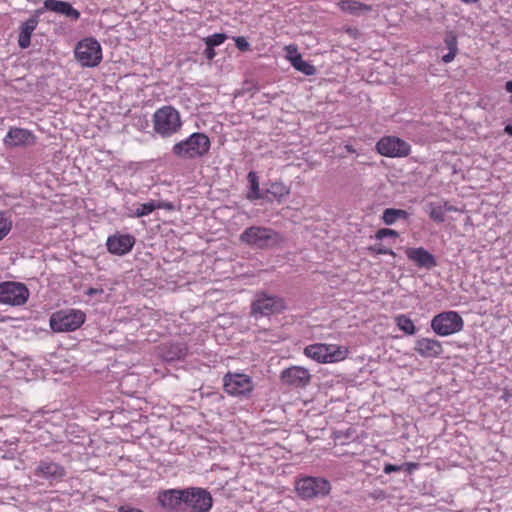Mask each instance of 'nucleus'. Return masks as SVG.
Masks as SVG:
<instances>
[{
	"label": "nucleus",
	"mask_w": 512,
	"mask_h": 512,
	"mask_svg": "<svg viewBox=\"0 0 512 512\" xmlns=\"http://www.w3.org/2000/svg\"><path fill=\"white\" fill-rule=\"evenodd\" d=\"M425 211L433 221L437 223H442L445 221V209L441 203L430 202L426 204Z\"/></svg>",
	"instance_id": "obj_28"
},
{
	"label": "nucleus",
	"mask_w": 512,
	"mask_h": 512,
	"mask_svg": "<svg viewBox=\"0 0 512 512\" xmlns=\"http://www.w3.org/2000/svg\"><path fill=\"white\" fill-rule=\"evenodd\" d=\"M284 309L285 304L282 298L266 293H258L251 305V315L258 319L279 313Z\"/></svg>",
	"instance_id": "obj_11"
},
{
	"label": "nucleus",
	"mask_w": 512,
	"mask_h": 512,
	"mask_svg": "<svg viewBox=\"0 0 512 512\" xmlns=\"http://www.w3.org/2000/svg\"><path fill=\"white\" fill-rule=\"evenodd\" d=\"M414 350L423 358H438L443 353L441 342L428 337H419L416 339Z\"/></svg>",
	"instance_id": "obj_17"
},
{
	"label": "nucleus",
	"mask_w": 512,
	"mask_h": 512,
	"mask_svg": "<svg viewBox=\"0 0 512 512\" xmlns=\"http://www.w3.org/2000/svg\"><path fill=\"white\" fill-rule=\"evenodd\" d=\"M43 9H37L33 15L22 22L19 26L18 45L21 49H27L31 44V36L39 24V18Z\"/></svg>",
	"instance_id": "obj_15"
},
{
	"label": "nucleus",
	"mask_w": 512,
	"mask_h": 512,
	"mask_svg": "<svg viewBox=\"0 0 512 512\" xmlns=\"http://www.w3.org/2000/svg\"><path fill=\"white\" fill-rule=\"evenodd\" d=\"M35 475L49 481H59L65 476V469L58 463L42 460L35 468Z\"/></svg>",
	"instance_id": "obj_18"
},
{
	"label": "nucleus",
	"mask_w": 512,
	"mask_h": 512,
	"mask_svg": "<svg viewBox=\"0 0 512 512\" xmlns=\"http://www.w3.org/2000/svg\"><path fill=\"white\" fill-rule=\"evenodd\" d=\"M125 214L129 218H141L144 216H148L157 210V205L154 203V200L151 199L145 203H132L128 202L124 205Z\"/></svg>",
	"instance_id": "obj_22"
},
{
	"label": "nucleus",
	"mask_w": 512,
	"mask_h": 512,
	"mask_svg": "<svg viewBox=\"0 0 512 512\" xmlns=\"http://www.w3.org/2000/svg\"><path fill=\"white\" fill-rule=\"evenodd\" d=\"M405 253L407 258L419 268H425L429 270L437 265V261L434 255L423 247L408 248L406 249Z\"/></svg>",
	"instance_id": "obj_19"
},
{
	"label": "nucleus",
	"mask_w": 512,
	"mask_h": 512,
	"mask_svg": "<svg viewBox=\"0 0 512 512\" xmlns=\"http://www.w3.org/2000/svg\"><path fill=\"white\" fill-rule=\"evenodd\" d=\"M30 296L24 283L4 281L0 283V303L9 306H23Z\"/></svg>",
	"instance_id": "obj_9"
},
{
	"label": "nucleus",
	"mask_w": 512,
	"mask_h": 512,
	"mask_svg": "<svg viewBox=\"0 0 512 512\" xmlns=\"http://www.w3.org/2000/svg\"><path fill=\"white\" fill-rule=\"evenodd\" d=\"M410 214L402 209L387 208L383 211L382 220L386 225H393L399 220H408Z\"/></svg>",
	"instance_id": "obj_26"
},
{
	"label": "nucleus",
	"mask_w": 512,
	"mask_h": 512,
	"mask_svg": "<svg viewBox=\"0 0 512 512\" xmlns=\"http://www.w3.org/2000/svg\"><path fill=\"white\" fill-rule=\"evenodd\" d=\"M86 320V314L80 309H62L50 316L49 324L52 331L72 332L80 328Z\"/></svg>",
	"instance_id": "obj_6"
},
{
	"label": "nucleus",
	"mask_w": 512,
	"mask_h": 512,
	"mask_svg": "<svg viewBox=\"0 0 512 512\" xmlns=\"http://www.w3.org/2000/svg\"><path fill=\"white\" fill-rule=\"evenodd\" d=\"M291 65L297 71H299L307 76L314 75L316 72L315 67L312 64H310L309 62L305 61L301 55L294 56V58L291 59Z\"/></svg>",
	"instance_id": "obj_30"
},
{
	"label": "nucleus",
	"mask_w": 512,
	"mask_h": 512,
	"mask_svg": "<svg viewBox=\"0 0 512 512\" xmlns=\"http://www.w3.org/2000/svg\"><path fill=\"white\" fill-rule=\"evenodd\" d=\"M402 471H406L407 473H412L414 470L418 468V464L414 462H406L401 464Z\"/></svg>",
	"instance_id": "obj_41"
},
{
	"label": "nucleus",
	"mask_w": 512,
	"mask_h": 512,
	"mask_svg": "<svg viewBox=\"0 0 512 512\" xmlns=\"http://www.w3.org/2000/svg\"><path fill=\"white\" fill-rule=\"evenodd\" d=\"M11 228V218L5 212H0V240L9 234Z\"/></svg>",
	"instance_id": "obj_31"
},
{
	"label": "nucleus",
	"mask_w": 512,
	"mask_h": 512,
	"mask_svg": "<svg viewBox=\"0 0 512 512\" xmlns=\"http://www.w3.org/2000/svg\"><path fill=\"white\" fill-rule=\"evenodd\" d=\"M223 385L225 392L235 397H249L254 390L252 378L244 373H227Z\"/></svg>",
	"instance_id": "obj_12"
},
{
	"label": "nucleus",
	"mask_w": 512,
	"mask_h": 512,
	"mask_svg": "<svg viewBox=\"0 0 512 512\" xmlns=\"http://www.w3.org/2000/svg\"><path fill=\"white\" fill-rule=\"evenodd\" d=\"M67 3L68 2L60 1V0H45L44 7L42 9L43 10L46 9V10L55 12L57 14H62Z\"/></svg>",
	"instance_id": "obj_32"
},
{
	"label": "nucleus",
	"mask_w": 512,
	"mask_h": 512,
	"mask_svg": "<svg viewBox=\"0 0 512 512\" xmlns=\"http://www.w3.org/2000/svg\"><path fill=\"white\" fill-rule=\"evenodd\" d=\"M345 149L349 153H356V150L352 145H349V144L345 145Z\"/></svg>",
	"instance_id": "obj_48"
},
{
	"label": "nucleus",
	"mask_w": 512,
	"mask_h": 512,
	"mask_svg": "<svg viewBox=\"0 0 512 512\" xmlns=\"http://www.w3.org/2000/svg\"><path fill=\"white\" fill-rule=\"evenodd\" d=\"M461 1L466 4H474V3H477L479 0H461Z\"/></svg>",
	"instance_id": "obj_51"
},
{
	"label": "nucleus",
	"mask_w": 512,
	"mask_h": 512,
	"mask_svg": "<svg viewBox=\"0 0 512 512\" xmlns=\"http://www.w3.org/2000/svg\"><path fill=\"white\" fill-rule=\"evenodd\" d=\"M443 206H444L445 211H456V209L454 207L448 206L447 202H445Z\"/></svg>",
	"instance_id": "obj_49"
},
{
	"label": "nucleus",
	"mask_w": 512,
	"mask_h": 512,
	"mask_svg": "<svg viewBox=\"0 0 512 512\" xmlns=\"http://www.w3.org/2000/svg\"><path fill=\"white\" fill-rule=\"evenodd\" d=\"M75 58L83 67H96L102 61V48L93 37L80 40L75 47Z\"/></svg>",
	"instance_id": "obj_8"
},
{
	"label": "nucleus",
	"mask_w": 512,
	"mask_h": 512,
	"mask_svg": "<svg viewBox=\"0 0 512 512\" xmlns=\"http://www.w3.org/2000/svg\"><path fill=\"white\" fill-rule=\"evenodd\" d=\"M285 51H286V58H287V60H289L290 63H291V59H293L294 56L301 55L300 53H298L297 46L293 45V44L287 45L285 47Z\"/></svg>",
	"instance_id": "obj_39"
},
{
	"label": "nucleus",
	"mask_w": 512,
	"mask_h": 512,
	"mask_svg": "<svg viewBox=\"0 0 512 512\" xmlns=\"http://www.w3.org/2000/svg\"><path fill=\"white\" fill-rule=\"evenodd\" d=\"M346 32H347L350 36H352V37H356V36L358 35V33H359V31H358V29H357V28H352V27L347 28V29H346Z\"/></svg>",
	"instance_id": "obj_46"
},
{
	"label": "nucleus",
	"mask_w": 512,
	"mask_h": 512,
	"mask_svg": "<svg viewBox=\"0 0 512 512\" xmlns=\"http://www.w3.org/2000/svg\"><path fill=\"white\" fill-rule=\"evenodd\" d=\"M383 471L385 474L402 471L401 465L385 464Z\"/></svg>",
	"instance_id": "obj_40"
},
{
	"label": "nucleus",
	"mask_w": 512,
	"mask_h": 512,
	"mask_svg": "<svg viewBox=\"0 0 512 512\" xmlns=\"http://www.w3.org/2000/svg\"><path fill=\"white\" fill-rule=\"evenodd\" d=\"M154 203L157 205V209H165V210L173 209V205L170 202L154 200Z\"/></svg>",
	"instance_id": "obj_42"
},
{
	"label": "nucleus",
	"mask_w": 512,
	"mask_h": 512,
	"mask_svg": "<svg viewBox=\"0 0 512 512\" xmlns=\"http://www.w3.org/2000/svg\"><path fill=\"white\" fill-rule=\"evenodd\" d=\"M161 355L166 362L180 360L187 355V347L183 343H172L163 348Z\"/></svg>",
	"instance_id": "obj_24"
},
{
	"label": "nucleus",
	"mask_w": 512,
	"mask_h": 512,
	"mask_svg": "<svg viewBox=\"0 0 512 512\" xmlns=\"http://www.w3.org/2000/svg\"><path fill=\"white\" fill-rule=\"evenodd\" d=\"M280 379L283 384L292 388H304L311 381L308 369L302 366H291L281 372Z\"/></svg>",
	"instance_id": "obj_14"
},
{
	"label": "nucleus",
	"mask_w": 512,
	"mask_h": 512,
	"mask_svg": "<svg viewBox=\"0 0 512 512\" xmlns=\"http://www.w3.org/2000/svg\"><path fill=\"white\" fill-rule=\"evenodd\" d=\"M210 146L211 142L206 134L195 132L186 139L175 143L172 152L181 159H197L205 156Z\"/></svg>",
	"instance_id": "obj_1"
},
{
	"label": "nucleus",
	"mask_w": 512,
	"mask_h": 512,
	"mask_svg": "<svg viewBox=\"0 0 512 512\" xmlns=\"http://www.w3.org/2000/svg\"><path fill=\"white\" fill-rule=\"evenodd\" d=\"M505 132L509 135H512V124H509L505 127Z\"/></svg>",
	"instance_id": "obj_50"
},
{
	"label": "nucleus",
	"mask_w": 512,
	"mask_h": 512,
	"mask_svg": "<svg viewBox=\"0 0 512 512\" xmlns=\"http://www.w3.org/2000/svg\"><path fill=\"white\" fill-rule=\"evenodd\" d=\"M182 127V121L177 109L166 105L157 109L153 114L154 131L161 137H171Z\"/></svg>",
	"instance_id": "obj_3"
},
{
	"label": "nucleus",
	"mask_w": 512,
	"mask_h": 512,
	"mask_svg": "<svg viewBox=\"0 0 512 512\" xmlns=\"http://www.w3.org/2000/svg\"><path fill=\"white\" fill-rule=\"evenodd\" d=\"M376 151L385 157L402 158L411 153V145L396 136H384L376 143Z\"/></svg>",
	"instance_id": "obj_13"
},
{
	"label": "nucleus",
	"mask_w": 512,
	"mask_h": 512,
	"mask_svg": "<svg viewBox=\"0 0 512 512\" xmlns=\"http://www.w3.org/2000/svg\"><path fill=\"white\" fill-rule=\"evenodd\" d=\"M304 354L318 363H336L345 360L349 350L337 344L315 343L305 347Z\"/></svg>",
	"instance_id": "obj_5"
},
{
	"label": "nucleus",
	"mask_w": 512,
	"mask_h": 512,
	"mask_svg": "<svg viewBox=\"0 0 512 512\" xmlns=\"http://www.w3.org/2000/svg\"><path fill=\"white\" fill-rule=\"evenodd\" d=\"M396 326L406 335H414L416 327L414 322L405 314H399L394 318Z\"/></svg>",
	"instance_id": "obj_29"
},
{
	"label": "nucleus",
	"mask_w": 512,
	"mask_h": 512,
	"mask_svg": "<svg viewBox=\"0 0 512 512\" xmlns=\"http://www.w3.org/2000/svg\"><path fill=\"white\" fill-rule=\"evenodd\" d=\"M160 505L167 509L178 511L184 505V489H168L159 493Z\"/></svg>",
	"instance_id": "obj_20"
},
{
	"label": "nucleus",
	"mask_w": 512,
	"mask_h": 512,
	"mask_svg": "<svg viewBox=\"0 0 512 512\" xmlns=\"http://www.w3.org/2000/svg\"><path fill=\"white\" fill-rule=\"evenodd\" d=\"M248 181L250 183V190L247 194V198L251 201L257 199H265L266 196L260 191L258 176L255 172L250 171L248 173Z\"/></svg>",
	"instance_id": "obj_27"
},
{
	"label": "nucleus",
	"mask_w": 512,
	"mask_h": 512,
	"mask_svg": "<svg viewBox=\"0 0 512 512\" xmlns=\"http://www.w3.org/2000/svg\"><path fill=\"white\" fill-rule=\"evenodd\" d=\"M430 326L436 335L446 337L460 332L464 321L458 312L450 310L435 315Z\"/></svg>",
	"instance_id": "obj_7"
},
{
	"label": "nucleus",
	"mask_w": 512,
	"mask_h": 512,
	"mask_svg": "<svg viewBox=\"0 0 512 512\" xmlns=\"http://www.w3.org/2000/svg\"><path fill=\"white\" fill-rule=\"evenodd\" d=\"M398 236H399V234L396 230L389 229V228L379 229L375 234V238L377 240H383L384 238H387V237H398Z\"/></svg>",
	"instance_id": "obj_36"
},
{
	"label": "nucleus",
	"mask_w": 512,
	"mask_h": 512,
	"mask_svg": "<svg viewBox=\"0 0 512 512\" xmlns=\"http://www.w3.org/2000/svg\"><path fill=\"white\" fill-rule=\"evenodd\" d=\"M240 241L253 248L269 249L278 246L283 238L269 227L251 226L240 234Z\"/></svg>",
	"instance_id": "obj_2"
},
{
	"label": "nucleus",
	"mask_w": 512,
	"mask_h": 512,
	"mask_svg": "<svg viewBox=\"0 0 512 512\" xmlns=\"http://www.w3.org/2000/svg\"><path fill=\"white\" fill-rule=\"evenodd\" d=\"M3 142L9 147L24 146L32 144L34 136L27 129L12 127L4 137Z\"/></svg>",
	"instance_id": "obj_21"
},
{
	"label": "nucleus",
	"mask_w": 512,
	"mask_h": 512,
	"mask_svg": "<svg viewBox=\"0 0 512 512\" xmlns=\"http://www.w3.org/2000/svg\"><path fill=\"white\" fill-rule=\"evenodd\" d=\"M331 491L330 482L323 477L302 476L295 481V492L302 500L326 497Z\"/></svg>",
	"instance_id": "obj_4"
},
{
	"label": "nucleus",
	"mask_w": 512,
	"mask_h": 512,
	"mask_svg": "<svg viewBox=\"0 0 512 512\" xmlns=\"http://www.w3.org/2000/svg\"><path fill=\"white\" fill-rule=\"evenodd\" d=\"M505 90L508 92V93H511V99H510V102L512 104V80L510 81H507L506 84H505Z\"/></svg>",
	"instance_id": "obj_47"
},
{
	"label": "nucleus",
	"mask_w": 512,
	"mask_h": 512,
	"mask_svg": "<svg viewBox=\"0 0 512 512\" xmlns=\"http://www.w3.org/2000/svg\"><path fill=\"white\" fill-rule=\"evenodd\" d=\"M226 39H227L226 34H224V33H215V34H212V35L208 36L205 39V43H206V46L216 47V46H219L222 43H224V41Z\"/></svg>",
	"instance_id": "obj_33"
},
{
	"label": "nucleus",
	"mask_w": 512,
	"mask_h": 512,
	"mask_svg": "<svg viewBox=\"0 0 512 512\" xmlns=\"http://www.w3.org/2000/svg\"><path fill=\"white\" fill-rule=\"evenodd\" d=\"M135 244L134 236L130 234H114L108 237L106 245L110 253L118 256L129 253Z\"/></svg>",
	"instance_id": "obj_16"
},
{
	"label": "nucleus",
	"mask_w": 512,
	"mask_h": 512,
	"mask_svg": "<svg viewBox=\"0 0 512 512\" xmlns=\"http://www.w3.org/2000/svg\"><path fill=\"white\" fill-rule=\"evenodd\" d=\"M235 46L242 52L250 50V43L243 36H238L234 38Z\"/></svg>",
	"instance_id": "obj_38"
},
{
	"label": "nucleus",
	"mask_w": 512,
	"mask_h": 512,
	"mask_svg": "<svg viewBox=\"0 0 512 512\" xmlns=\"http://www.w3.org/2000/svg\"><path fill=\"white\" fill-rule=\"evenodd\" d=\"M103 292H104L103 289H100V288H89L86 291V295L93 297L98 294H103Z\"/></svg>",
	"instance_id": "obj_44"
},
{
	"label": "nucleus",
	"mask_w": 512,
	"mask_h": 512,
	"mask_svg": "<svg viewBox=\"0 0 512 512\" xmlns=\"http://www.w3.org/2000/svg\"><path fill=\"white\" fill-rule=\"evenodd\" d=\"M290 193L289 187H287L282 182H272L269 187L265 191V196L267 200H277L281 202L286 196Z\"/></svg>",
	"instance_id": "obj_25"
},
{
	"label": "nucleus",
	"mask_w": 512,
	"mask_h": 512,
	"mask_svg": "<svg viewBox=\"0 0 512 512\" xmlns=\"http://www.w3.org/2000/svg\"><path fill=\"white\" fill-rule=\"evenodd\" d=\"M184 506L189 512H209L213 506L211 493L202 487L184 488Z\"/></svg>",
	"instance_id": "obj_10"
},
{
	"label": "nucleus",
	"mask_w": 512,
	"mask_h": 512,
	"mask_svg": "<svg viewBox=\"0 0 512 512\" xmlns=\"http://www.w3.org/2000/svg\"><path fill=\"white\" fill-rule=\"evenodd\" d=\"M457 52L449 51L447 54L442 56V61L444 63H450L454 60Z\"/></svg>",
	"instance_id": "obj_43"
},
{
	"label": "nucleus",
	"mask_w": 512,
	"mask_h": 512,
	"mask_svg": "<svg viewBox=\"0 0 512 512\" xmlns=\"http://www.w3.org/2000/svg\"><path fill=\"white\" fill-rule=\"evenodd\" d=\"M337 6L343 13L356 17L363 16L373 11L372 5L365 4L356 0H341L337 3Z\"/></svg>",
	"instance_id": "obj_23"
},
{
	"label": "nucleus",
	"mask_w": 512,
	"mask_h": 512,
	"mask_svg": "<svg viewBox=\"0 0 512 512\" xmlns=\"http://www.w3.org/2000/svg\"><path fill=\"white\" fill-rule=\"evenodd\" d=\"M205 55L208 59H213L215 56V51L213 46H206Z\"/></svg>",
	"instance_id": "obj_45"
},
{
	"label": "nucleus",
	"mask_w": 512,
	"mask_h": 512,
	"mask_svg": "<svg viewBox=\"0 0 512 512\" xmlns=\"http://www.w3.org/2000/svg\"><path fill=\"white\" fill-rule=\"evenodd\" d=\"M61 15H65L66 17L72 19V20H77L79 19L80 17V12L78 10H76L69 2L67 3V5L65 6L63 12Z\"/></svg>",
	"instance_id": "obj_37"
},
{
	"label": "nucleus",
	"mask_w": 512,
	"mask_h": 512,
	"mask_svg": "<svg viewBox=\"0 0 512 512\" xmlns=\"http://www.w3.org/2000/svg\"><path fill=\"white\" fill-rule=\"evenodd\" d=\"M444 43L449 51L458 52L457 37L453 32H449L446 34L444 38Z\"/></svg>",
	"instance_id": "obj_34"
},
{
	"label": "nucleus",
	"mask_w": 512,
	"mask_h": 512,
	"mask_svg": "<svg viewBox=\"0 0 512 512\" xmlns=\"http://www.w3.org/2000/svg\"><path fill=\"white\" fill-rule=\"evenodd\" d=\"M369 250L378 255H391L395 256V253L392 249L385 247L382 244H374L369 247Z\"/></svg>",
	"instance_id": "obj_35"
}]
</instances>
